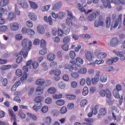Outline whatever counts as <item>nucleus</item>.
I'll list each match as a JSON object with an SVG mask.
<instances>
[{"label": "nucleus", "instance_id": "obj_19", "mask_svg": "<svg viewBox=\"0 0 125 125\" xmlns=\"http://www.w3.org/2000/svg\"><path fill=\"white\" fill-rule=\"evenodd\" d=\"M105 23L106 28H109L111 25V18H110V17L106 18Z\"/></svg>", "mask_w": 125, "mask_h": 125}, {"label": "nucleus", "instance_id": "obj_12", "mask_svg": "<svg viewBox=\"0 0 125 125\" xmlns=\"http://www.w3.org/2000/svg\"><path fill=\"white\" fill-rule=\"evenodd\" d=\"M95 54L97 56V57L101 60H102V59H104V58L107 56V54L105 52L100 53L98 55L96 54V53Z\"/></svg>", "mask_w": 125, "mask_h": 125}, {"label": "nucleus", "instance_id": "obj_44", "mask_svg": "<svg viewBox=\"0 0 125 125\" xmlns=\"http://www.w3.org/2000/svg\"><path fill=\"white\" fill-rule=\"evenodd\" d=\"M70 58L74 60L75 57H76V52L75 51H71L69 53Z\"/></svg>", "mask_w": 125, "mask_h": 125}, {"label": "nucleus", "instance_id": "obj_1", "mask_svg": "<svg viewBox=\"0 0 125 125\" xmlns=\"http://www.w3.org/2000/svg\"><path fill=\"white\" fill-rule=\"evenodd\" d=\"M103 25H104V18L103 17V16L100 15L99 17L98 21H95L94 26L96 28H98L99 26L103 27Z\"/></svg>", "mask_w": 125, "mask_h": 125}, {"label": "nucleus", "instance_id": "obj_7", "mask_svg": "<svg viewBox=\"0 0 125 125\" xmlns=\"http://www.w3.org/2000/svg\"><path fill=\"white\" fill-rule=\"evenodd\" d=\"M99 77H100V75L99 73L96 74V76H95L94 78H93L91 80L92 84H96L97 83H98L99 81Z\"/></svg>", "mask_w": 125, "mask_h": 125}, {"label": "nucleus", "instance_id": "obj_62", "mask_svg": "<svg viewBox=\"0 0 125 125\" xmlns=\"http://www.w3.org/2000/svg\"><path fill=\"white\" fill-rule=\"evenodd\" d=\"M50 65L51 68H55V67H57V63L56 62H53L50 63Z\"/></svg>", "mask_w": 125, "mask_h": 125}, {"label": "nucleus", "instance_id": "obj_48", "mask_svg": "<svg viewBox=\"0 0 125 125\" xmlns=\"http://www.w3.org/2000/svg\"><path fill=\"white\" fill-rule=\"evenodd\" d=\"M62 47L63 50H64L65 51H67L69 49V45L67 44H63Z\"/></svg>", "mask_w": 125, "mask_h": 125}, {"label": "nucleus", "instance_id": "obj_28", "mask_svg": "<svg viewBox=\"0 0 125 125\" xmlns=\"http://www.w3.org/2000/svg\"><path fill=\"white\" fill-rule=\"evenodd\" d=\"M113 96L115 97V98H120V95L119 94V91L117 90V89H114L113 91Z\"/></svg>", "mask_w": 125, "mask_h": 125}, {"label": "nucleus", "instance_id": "obj_54", "mask_svg": "<svg viewBox=\"0 0 125 125\" xmlns=\"http://www.w3.org/2000/svg\"><path fill=\"white\" fill-rule=\"evenodd\" d=\"M27 34L31 36H34V34H35V31H34V30H33L30 28H28V29L27 30Z\"/></svg>", "mask_w": 125, "mask_h": 125}, {"label": "nucleus", "instance_id": "obj_38", "mask_svg": "<svg viewBox=\"0 0 125 125\" xmlns=\"http://www.w3.org/2000/svg\"><path fill=\"white\" fill-rule=\"evenodd\" d=\"M87 100L83 99L81 101L80 103V105L81 107H84L85 105L87 104Z\"/></svg>", "mask_w": 125, "mask_h": 125}, {"label": "nucleus", "instance_id": "obj_45", "mask_svg": "<svg viewBox=\"0 0 125 125\" xmlns=\"http://www.w3.org/2000/svg\"><path fill=\"white\" fill-rule=\"evenodd\" d=\"M52 120L51 119V118L49 116H47L46 118V124L48 125H50L51 124V121Z\"/></svg>", "mask_w": 125, "mask_h": 125}, {"label": "nucleus", "instance_id": "obj_8", "mask_svg": "<svg viewBox=\"0 0 125 125\" xmlns=\"http://www.w3.org/2000/svg\"><path fill=\"white\" fill-rule=\"evenodd\" d=\"M102 1L103 3L104 6L105 8H111V2H110V0H102Z\"/></svg>", "mask_w": 125, "mask_h": 125}, {"label": "nucleus", "instance_id": "obj_34", "mask_svg": "<svg viewBox=\"0 0 125 125\" xmlns=\"http://www.w3.org/2000/svg\"><path fill=\"white\" fill-rule=\"evenodd\" d=\"M29 17L31 20H33V21L37 20V16L34 13L29 14Z\"/></svg>", "mask_w": 125, "mask_h": 125}, {"label": "nucleus", "instance_id": "obj_30", "mask_svg": "<svg viewBox=\"0 0 125 125\" xmlns=\"http://www.w3.org/2000/svg\"><path fill=\"white\" fill-rule=\"evenodd\" d=\"M100 81L101 83H106L107 82V75H103L101 76Z\"/></svg>", "mask_w": 125, "mask_h": 125}, {"label": "nucleus", "instance_id": "obj_51", "mask_svg": "<svg viewBox=\"0 0 125 125\" xmlns=\"http://www.w3.org/2000/svg\"><path fill=\"white\" fill-rule=\"evenodd\" d=\"M67 98H68V99H70V100H74V99H76V95H68L67 96Z\"/></svg>", "mask_w": 125, "mask_h": 125}, {"label": "nucleus", "instance_id": "obj_4", "mask_svg": "<svg viewBox=\"0 0 125 125\" xmlns=\"http://www.w3.org/2000/svg\"><path fill=\"white\" fill-rule=\"evenodd\" d=\"M96 13L93 12L91 14H89L88 15L87 19L89 22H92V21H94L96 19V16H97Z\"/></svg>", "mask_w": 125, "mask_h": 125}, {"label": "nucleus", "instance_id": "obj_15", "mask_svg": "<svg viewBox=\"0 0 125 125\" xmlns=\"http://www.w3.org/2000/svg\"><path fill=\"white\" fill-rule=\"evenodd\" d=\"M16 18V15L15 14V13L11 12L9 13L7 19L9 20V21H11L12 20H13V19H15Z\"/></svg>", "mask_w": 125, "mask_h": 125}, {"label": "nucleus", "instance_id": "obj_49", "mask_svg": "<svg viewBox=\"0 0 125 125\" xmlns=\"http://www.w3.org/2000/svg\"><path fill=\"white\" fill-rule=\"evenodd\" d=\"M54 99H58L62 98V94H54L53 95Z\"/></svg>", "mask_w": 125, "mask_h": 125}, {"label": "nucleus", "instance_id": "obj_53", "mask_svg": "<svg viewBox=\"0 0 125 125\" xmlns=\"http://www.w3.org/2000/svg\"><path fill=\"white\" fill-rule=\"evenodd\" d=\"M32 66L33 69H37L39 67V63L37 62H32Z\"/></svg>", "mask_w": 125, "mask_h": 125}, {"label": "nucleus", "instance_id": "obj_5", "mask_svg": "<svg viewBox=\"0 0 125 125\" xmlns=\"http://www.w3.org/2000/svg\"><path fill=\"white\" fill-rule=\"evenodd\" d=\"M18 3L22 8H28V3L26 0H18Z\"/></svg>", "mask_w": 125, "mask_h": 125}, {"label": "nucleus", "instance_id": "obj_26", "mask_svg": "<svg viewBox=\"0 0 125 125\" xmlns=\"http://www.w3.org/2000/svg\"><path fill=\"white\" fill-rule=\"evenodd\" d=\"M58 86L60 88H62V89H64V88L66 87V84H65L63 82L60 81L58 83Z\"/></svg>", "mask_w": 125, "mask_h": 125}, {"label": "nucleus", "instance_id": "obj_21", "mask_svg": "<svg viewBox=\"0 0 125 125\" xmlns=\"http://www.w3.org/2000/svg\"><path fill=\"white\" fill-rule=\"evenodd\" d=\"M45 82V81L43 79H40L36 81V83L38 85H42Z\"/></svg>", "mask_w": 125, "mask_h": 125}, {"label": "nucleus", "instance_id": "obj_46", "mask_svg": "<svg viewBox=\"0 0 125 125\" xmlns=\"http://www.w3.org/2000/svg\"><path fill=\"white\" fill-rule=\"evenodd\" d=\"M40 104V105L39 104L34 105L32 107L33 109V110H40V109H42V106H41V103Z\"/></svg>", "mask_w": 125, "mask_h": 125}, {"label": "nucleus", "instance_id": "obj_29", "mask_svg": "<svg viewBox=\"0 0 125 125\" xmlns=\"http://www.w3.org/2000/svg\"><path fill=\"white\" fill-rule=\"evenodd\" d=\"M73 66V70L75 71H79L81 69V64H72Z\"/></svg>", "mask_w": 125, "mask_h": 125}, {"label": "nucleus", "instance_id": "obj_3", "mask_svg": "<svg viewBox=\"0 0 125 125\" xmlns=\"http://www.w3.org/2000/svg\"><path fill=\"white\" fill-rule=\"evenodd\" d=\"M120 42L117 37H114L110 41V45L112 47H116L120 43Z\"/></svg>", "mask_w": 125, "mask_h": 125}, {"label": "nucleus", "instance_id": "obj_22", "mask_svg": "<svg viewBox=\"0 0 125 125\" xmlns=\"http://www.w3.org/2000/svg\"><path fill=\"white\" fill-rule=\"evenodd\" d=\"M29 4L31 8H33V9H37V8L39 7V6H38V4L35 3V2L29 1Z\"/></svg>", "mask_w": 125, "mask_h": 125}, {"label": "nucleus", "instance_id": "obj_37", "mask_svg": "<svg viewBox=\"0 0 125 125\" xmlns=\"http://www.w3.org/2000/svg\"><path fill=\"white\" fill-rule=\"evenodd\" d=\"M42 99H43L42 96H39L35 98V101L37 102V103H41V102L42 101Z\"/></svg>", "mask_w": 125, "mask_h": 125}, {"label": "nucleus", "instance_id": "obj_39", "mask_svg": "<svg viewBox=\"0 0 125 125\" xmlns=\"http://www.w3.org/2000/svg\"><path fill=\"white\" fill-rule=\"evenodd\" d=\"M83 94L84 96H86L88 94V88L87 87H84L83 89Z\"/></svg>", "mask_w": 125, "mask_h": 125}, {"label": "nucleus", "instance_id": "obj_57", "mask_svg": "<svg viewBox=\"0 0 125 125\" xmlns=\"http://www.w3.org/2000/svg\"><path fill=\"white\" fill-rule=\"evenodd\" d=\"M45 103H46V104H51V103H52L51 98H47L45 100Z\"/></svg>", "mask_w": 125, "mask_h": 125}, {"label": "nucleus", "instance_id": "obj_11", "mask_svg": "<svg viewBox=\"0 0 125 125\" xmlns=\"http://www.w3.org/2000/svg\"><path fill=\"white\" fill-rule=\"evenodd\" d=\"M62 6V3L60 2H58L54 5L52 9V10L57 11V10H59V9L61 8Z\"/></svg>", "mask_w": 125, "mask_h": 125}, {"label": "nucleus", "instance_id": "obj_40", "mask_svg": "<svg viewBox=\"0 0 125 125\" xmlns=\"http://www.w3.org/2000/svg\"><path fill=\"white\" fill-rule=\"evenodd\" d=\"M42 67L44 69V71H46L48 69V66H47V63L46 62L42 63Z\"/></svg>", "mask_w": 125, "mask_h": 125}, {"label": "nucleus", "instance_id": "obj_6", "mask_svg": "<svg viewBox=\"0 0 125 125\" xmlns=\"http://www.w3.org/2000/svg\"><path fill=\"white\" fill-rule=\"evenodd\" d=\"M30 49L26 48H23V49L20 52L21 55L23 56V58H27V56H28V51H29Z\"/></svg>", "mask_w": 125, "mask_h": 125}, {"label": "nucleus", "instance_id": "obj_64", "mask_svg": "<svg viewBox=\"0 0 125 125\" xmlns=\"http://www.w3.org/2000/svg\"><path fill=\"white\" fill-rule=\"evenodd\" d=\"M83 37H84V39L86 40H89V39H90V35L88 34H83Z\"/></svg>", "mask_w": 125, "mask_h": 125}, {"label": "nucleus", "instance_id": "obj_31", "mask_svg": "<svg viewBox=\"0 0 125 125\" xmlns=\"http://www.w3.org/2000/svg\"><path fill=\"white\" fill-rule=\"evenodd\" d=\"M48 92L51 94H54L56 92V89L54 87H50L47 90Z\"/></svg>", "mask_w": 125, "mask_h": 125}, {"label": "nucleus", "instance_id": "obj_61", "mask_svg": "<svg viewBox=\"0 0 125 125\" xmlns=\"http://www.w3.org/2000/svg\"><path fill=\"white\" fill-rule=\"evenodd\" d=\"M23 71H24V74H26L27 72L29 71V67L27 65H25L22 68Z\"/></svg>", "mask_w": 125, "mask_h": 125}, {"label": "nucleus", "instance_id": "obj_41", "mask_svg": "<svg viewBox=\"0 0 125 125\" xmlns=\"http://www.w3.org/2000/svg\"><path fill=\"white\" fill-rule=\"evenodd\" d=\"M50 6H51V5H50V4L42 6V11L44 12V11H46L48 10V9H49V8L50 7Z\"/></svg>", "mask_w": 125, "mask_h": 125}, {"label": "nucleus", "instance_id": "obj_60", "mask_svg": "<svg viewBox=\"0 0 125 125\" xmlns=\"http://www.w3.org/2000/svg\"><path fill=\"white\" fill-rule=\"evenodd\" d=\"M26 25L28 27L32 28L33 27V22L31 21H27L26 22Z\"/></svg>", "mask_w": 125, "mask_h": 125}, {"label": "nucleus", "instance_id": "obj_63", "mask_svg": "<svg viewBox=\"0 0 125 125\" xmlns=\"http://www.w3.org/2000/svg\"><path fill=\"white\" fill-rule=\"evenodd\" d=\"M34 45H39L40 44V40L38 39H36L33 42Z\"/></svg>", "mask_w": 125, "mask_h": 125}, {"label": "nucleus", "instance_id": "obj_16", "mask_svg": "<svg viewBox=\"0 0 125 125\" xmlns=\"http://www.w3.org/2000/svg\"><path fill=\"white\" fill-rule=\"evenodd\" d=\"M86 58L88 61H91L92 60V58H93V55L91 54L90 52H87L85 53Z\"/></svg>", "mask_w": 125, "mask_h": 125}, {"label": "nucleus", "instance_id": "obj_56", "mask_svg": "<svg viewBox=\"0 0 125 125\" xmlns=\"http://www.w3.org/2000/svg\"><path fill=\"white\" fill-rule=\"evenodd\" d=\"M100 94L103 97H105L106 96V89L105 91L104 89L101 90L100 92Z\"/></svg>", "mask_w": 125, "mask_h": 125}, {"label": "nucleus", "instance_id": "obj_20", "mask_svg": "<svg viewBox=\"0 0 125 125\" xmlns=\"http://www.w3.org/2000/svg\"><path fill=\"white\" fill-rule=\"evenodd\" d=\"M38 32L40 34H44V27L42 25H39L37 27Z\"/></svg>", "mask_w": 125, "mask_h": 125}, {"label": "nucleus", "instance_id": "obj_42", "mask_svg": "<svg viewBox=\"0 0 125 125\" xmlns=\"http://www.w3.org/2000/svg\"><path fill=\"white\" fill-rule=\"evenodd\" d=\"M86 68L83 67L81 68L80 70H79L78 73H79V74H84L86 73Z\"/></svg>", "mask_w": 125, "mask_h": 125}, {"label": "nucleus", "instance_id": "obj_13", "mask_svg": "<svg viewBox=\"0 0 125 125\" xmlns=\"http://www.w3.org/2000/svg\"><path fill=\"white\" fill-rule=\"evenodd\" d=\"M106 94L107 98H108V101H107L108 103H111V99H112V94H111V92L109 89H106Z\"/></svg>", "mask_w": 125, "mask_h": 125}, {"label": "nucleus", "instance_id": "obj_35", "mask_svg": "<svg viewBox=\"0 0 125 125\" xmlns=\"http://www.w3.org/2000/svg\"><path fill=\"white\" fill-rule=\"evenodd\" d=\"M41 46L42 48L46 49L45 47L46 46V42L44 40H42L41 42Z\"/></svg>", "mask_w": 125, "mask_h": 125}, {"label": "nucleus", "instance_id": "obj_27", "mask_svg": "<svg viewBox=\"0 0 125 125\" xmlns=\"http://www.w3.org/2000/svg\"><path fill=\"white\" fill-rule=\"evenodd\" d=\"M28 116L33 121H37L38 120V117L33 113H28Z\"/></svg>", "mask_w": 125, "mask_h": 125}, {"label": "nucleus", "instance_id": "obj_59", "mask_svg": "<svg viewBox=\"0 0 125 125\" xmlns=\"http://www.w3.org/2000/svg\"><path fill=\"white\" fill-rule=\"evenodd\" d=\"M71 76L73 77V78H74V79H78V78H79V74H78L77 72L72 73Z\"/></svg>", "mask_w": 125, "mask_h": 125}, {"label": "nucleus", "instance_id": "obj_17", "mask_svg": "<svg viewBox=\"0 0 125 125\" xmlns=\"http://www.w3.org/2000/svg\"><path fill=\"white\" fill-rule=\"evenodd\" d=\"M44 20L47 22V23H49V25H52L53 22H52V19L51 18V16H49L48 17V18L46 16L44 17Z\"/></svg>", "mask_w": 125, "mask_h": 125}, {"label": "nucleus", "instance_id": "obj_32", "mask_svg": "<svg viewBox=\"0 0 125 125\" xmlns=\"http://www.w3.org/2000/svg\"><path fill=\"white\" fill-rule=\"evenodd\" d=\"M70 41H71V38L69 36L64 37L63 40V43H65V44L69 43V42H70Z\"/></svg>", "mask_w": 125, "mask_h": 125}, {"label": "nucleus", "instance_id": "obj_2", "mask_svg": "<svg viewBox=\"0 0 125 125\" xmlns=\"http://www.w3.org/2000/svg\"><path fill=\"white\" fill-rule=\"evenodd\" d=\"M22 46L23 48H27L28 49H31L32 47V41H29L28 39H24L21 43Z\"/></svg>", "mask_w": 125, "mask_h": 125}, {"label": "nucleus", "instance_id": "obj_55", "mask_svg": "<svg viewBox=\"0 0 125 125\" xmlns=\"http://www.w3.org/2000/svg\"><path fill=\"white\" fill-rule=\"evenodd\" d=\"M74 107H75V104H74L73 103H69L67 105V108L70 110H72V109H73Z\"/></svg>", "mask_w": 125, "mask_h": 125}, {"label": "nucleus", "instance_id": "obj_23", "mask_svg": "<svg viewBox=\"0 0 125 125\" xmlns=\"http://www.w3.org/2000/svg\"><path fill=\"white\" fill-rule=\"evenodd\" d=\"M55 59V55L53 53L49 54L47 56V59L49 61H53Z\"/></svg>", "mask_w": 125, "mask_h": 125}, {"label": "nucleus", "instance_id": "obj_58", "mask_svg": "<svg viewBox=\"0 0 125 125\" xmlns=\"http://www.w3.org/2000/svg\"><path fill=\"white\" fill-rule=\"evenodd\" d=\"M22 60H23V58H22L21 56H19L17 59H16V62L18 63V64H20L21 62H22Z\"/></svg>", "mask_w": 125, "mask_h": 125}, {"label": "nucleus", "instance_id": "obj_33", "mask_svg": "<svg viewBox=\"0 0 125 125\" xmlns=\"http://www.w3.org/2000/svg\"><path fill=\"white\" fill-rule=\"evenodd\" d=\"M62 31L64 35H68L70 33V29L67 26H64L62 28Z\"/></svg>", "mask_w": 125, "mask_h": 125}, {"label": "nucleus", "instance_id": "obj_50", "mask_svg": "<svg viewBox=\"0 0 125 125\" xmlns=\"http://www.w3.org/2000/svg\"><path fill=\"white\" fill-rule=\"evenodd\" d=\"M16 74L17 76H18V77H21V76H22L23 73H22V70L21 69H17Z\"/></svg>", "mask_w": 125, "mask_h": 125}, {"label": "nucleus", "instance_id": "obj_52", "mask_svg": "<svg viewBox=\"0 0 125 125\" xmlns=\"http://www.w3.org/2000/svg\"><path fill=\"white\" fill-rule=\"evenodd\" d=\"M27 78H28V74L27 73H24L23 76L21 78V82H24V81L27 80Z\"/></svg>", "mask_w": 125, "mask_h": 125}, {"label": "nucleus", "instance_id": "obj_36", "mask_svg": "<svg viewBox=\"0 0 125 125\" xmlns=\"http://www.w3.org/2000/svg\"><path fill=\"white\" fill-rule=\"evenodd\" d=\"M57 105L59 106H62L65 104V101L64 100H59L56 102Z\"/></svg>", "mask_w": 125, "mask_h": 125}, {"label": "nucleus", "instance_id": "obj_10", "mask_svg": "<svg viewBox=\"0 0 125 125\" xmlns=\"http://www.w3.org/2000/svg\"><path fill=\"white\" fill-rule=\"evenodd\" d=\"M78 61L80 64H83V60L80 57H77L76 60H72L70 61V63L73 64H76Z\"/></svg>", "mask_w": 125, "mask_h": 125}, {"label": "nucleus", "instance_id": "obj_18", "mask_svg": "<svg viewBox=\"0 0 125 125\" xmlns=\"http://www.w3.org/2000/svg\"><path fill=\"white\" fill-rule=\"evenodd\" d=\"M42 93H43V89L40 87H38L36 88V94L37 95H41V94H42Z\"/></svg>", "mask_w": 125, "mask_h": 125}, {"label": "nucleus", "instance_id": "obj_24", "mask_svg": "<svg viewBox=\"0 0 125 125\" xmlns=\"http://www.w3.org/2000/svg\"><path fill=\"white\" fill-rule=\"evenodd\" d=\"M65 69H68L70 72H72L74 70V66L72 65L66 64L64 65Z\"/></svg>", "mask_w": 125, "mask_h": 125}, {"label": "nucleus", "instance_id": "obj_14", "mask_svg": "<svg viewBox=\"0 0 125 125\" xmlns=\"http://www.w3.org/2000/svg\"><path fill=\"white\" fill-rule=\"evenodd\" d=\"M73 19H74V18H71L70 17H67L66 18V25L69 26V27H72V26H73Z\"/></svg>", "mask_w": 125, "mask_h": 125}, {"label": "nucleus", "instance_id": "obj_9", "mask_svg": "<svg viewBox=\"0 0 125 125\" xmlns=\"http://www.w3.org/2000/svg\"><path fill=\"white\" fill-rule=\"evenodd\" d=\"M19 24L17 22H13L11 24V30L12 31H18Z\"/></svg>", "mask_w": 125, "mask_h": 125}, {"label": "nucleus", "instance_id": "obj_25", "mask_svg": "<svg viewBox=\"0 0 125 125\" xmlns=\"http://www.w3.org/2000/svg\"><path fill=\"white\" fill-rule=\"evenodd\" d=\"M9 0H2L0 2V6H5L8 4Z\"/></svg>", "mask_w": 125, "mask_h": 125}, {"label": "nucleus", "instance_id": "obj_43", "mask_svg": "<svg viewBox=\"0 0 125 125\" xmlns=\"http://www.w3.org/2000/svg\"><path fill=\"white\" fill-rule=\"evenodd\" d=\"M7 26L5 25L0 26V32H5L7 31Z\"/></svg>", "mask_w": 125, "mask_h": 125}, {"label": "nucleus", "instance_id": "obj_47", "mask_svg": "<svg viewBox=\"0 0 125 125\" xmlns=\"http://www.w3.org/2000/svg\"><path fill=\"white\" fill-rule=\"evenodd\" d=\"M47 52V50L46 49H43L39 51V54H40V55H44V54H45Z\"/></svg>", "mask_w": 125, "mask_h": 125}]
</instances>
